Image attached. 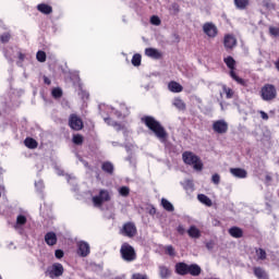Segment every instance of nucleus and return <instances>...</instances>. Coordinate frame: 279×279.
<instances>
[{"mask_svg":"<svg viewBox=\"0 0 279 279\" xmlns=\"http://www.w3.org/2000/svg\"><path fill=\"white\" fill-rule=\"evenodd\" d=\"M142 123L150 130L161 141V143H165L167 141L169 134L167 133V130H165V126L156 118L151 116H145L142 118Z\"/></svg>","mask_w":279,"mask_h":279,"instance_id":"nucleus-1","label":"nucleus"},{"mask_svg":"<svg viewBox=\"0 0 279 279\" xmlns=\"http://www.w3.org/2000/svg\"><path fill=\"white\" fill-rule=\"evenodd\" d=\"M131 279H149V277H147V275H143L141 272H135L132 275Z\"/></svg>","mask_w":279,"mask_h":279,"instance_id":"nucleus-41","label":"nucleus"},{"mask_svg":"<svg viewBox=\"0 0 279 279\" xmlns=\"http://www.w3.org/2000/svg\"><path fill=\"white\" fill-rule=\"evenodd\" d=\"M119 194L122 196V197H128L130 195V187L128 186H122L119 189Z\"/></svg>","mask_w":279,"mask_h":279,"instance_id":"nucleus-37","label":"nucleus"},{"mask_svg":"<svg viewBox=\"0 0 279 279\" xmlns=\"http://www.w3.org/2000/svg\"><path fill=\"white\" fill-rule=\"evenodd\" d=\"M206 247H207V250H213V247H215V242L214 241L207 242Z\"/></svg>","mask_w":279,"mask_h":279,"instance_id":"nucleus-49","label":"nucleus"},{"mask_svg":"<svg viewBox=\"0 0 279 279\" xmlns=\"http://www.w3.org/2000/svg\"><path fill=\"white\" fill-rule=\"evenodd\" d=\"M101 170L108 175H113L114 173V165L110 161H104L101 165Z\"/></svg>","mask_w":279,"mask_h":279,"instance_id":"nucleus-20","label":"nucleus"},{"mask_svg":"<svg viewBox=\"0 0 279 279\" xmlns=\"http://www.w3.org/2000/svg\"><path fill=\"white\" fill-rule=\"evenodd\" d=\"M259 114H260V117H262V119H263L264 121L269 120V114H267V112L260 111Z\"/></svg>","mask_w":279,"mask_h":279,"instance_id":"nucleus-47","label":"nucleus"},{"mask_svg":"<svg viewBox=\"0 0 279 279\" xmlns=\"http://www.w3.org/2000/svg\"><path fill=\"white\" fill-rule=\"evenodd\" d=\"M230 173L234 175V178H240V179L247 178V171H245V169H242V168H231Z\"/></svg>","mask_w":279,"mask_h":279,"instance_id":"nucleus-19","label":"nucleus"},{"mask_svg":"<svg viewBox=\"0 0 279 279\" xmlns=\"http://www.w3.org/2000/svg\"><path fill=\"white\" fill-rule=\"evenodd\" d=\"M94 206H104V202H110V192L108 190H100L98 196H94L93 198Z\"/></svg>","mask_w":279,"mask_h":279,"instance_id":"nucleus-10","label":"nucleus"},{"mask_svg":"<svg viewBox=\"0 0 279 279\" xmlns=\"http://www.w3.org/2000/svg\"><path fill=\"white\" fill-rule=\"evenodd\" d=\"M203 32L206 34V36H208V38H217L219 28H217V25H215L213 22H206L203 25Z\"/></svg>","mask_w":279,"mask_h":279,"instance_id":"nucleus-11","label":"nucleus"},{"mask_svg":"<svg viewBox=\"0 0 279 279\" xmlns=\"http://www.w3.org/2000/svg\"><path fill=\"white\" fill-rule=\"evenodd\" d=\"M64 274V266L60 263H54L52 266L48 267L46 271V276H49V278H60Z\"/></svg>","mask_w":279,"mask_h":279,"instance_id":"nucleus-8","label":"nucleus"},{"mask_svg":"<svg viewBox=\"0 0 279 279\" xmlns=\"http://www.w3.org/2000/svg\"><path fill=\"white\" fill-rule=\"evenodd\" d=\"M145 56H147V58H151L153 60L162 59V53L156 48H146Z\"/></svg>","mask_w":279,"mask_h":279,"instance_id":"nucleus-14","label":"nucleus"},{"mask_svg":"<svg viewBox=\"0 0 279 279\" xmlns=\"http://www.w3.org/2000/svg\"><path fill=\"white\" fill-rule=\"evenodd\" d=\"M10 38H12V36L10 35V33H4L0 36V41L5 44V43H10Z\"/></svg>","mask_w":279,"mask_h":279,"instance_id":"nucleus-40","label":"nucleus"},{"mask_svg":"<svg viewBox=\"0 0 279 279\" xmlns=\"http://www.w3.org/2000/svg\"><path fill=\"white\" fill-rule=\"evenodd\" d=\"M51 95L53 97V99H60L63 95L62 93V88L60 87H54L52 90H51Z\"/></svg>","mask_w":279,"mask_h":279,"instance_id":"nucleus-35","label":"nucleus"},{"mask_svg":"<svg viewBox=\"0 0 279 279\" xmlns=\"http://www.w3.org/2000/svg\"><path fill=\"white\" fill-rule=\"evenodd\" d=\"M36 60L38 62H47V52L39 50L36 53Z\"/></svg>","mask_w":279,"mask_h":279,"instance_id":"nucleus-34","label":"nucleus"},{"mask_svg":"<svg viewBox=\"0 0 279 279\" xmlns=\"http://www.w3.org/2000/svg\"><path fill=\"white\" fill-rule=\"evenodd\" d=\"M211 128L216 134H228L229 125L226 120L214 121Z\"/></svg>","mask_w":279,"mask_h":279,"instance_id":"nucleus-12","label":"nucleus"},{"mask_svg":"<svg viewBox=\"0 0 279 279\" xmlns=\"http://www.w3.org/2000/svg\"><path fill=\"white\" fill-rule=\"evenodd\" d=\"M168 88H169V90H171V93H182V90H184V87H182L180 85V83H178L175 81H171L168 84Z\"/></svg>","mask_w":279,"mask_h":279,"instance_id":"nucleus-25","label":"nucleus"},{"mask_svg":"<svg viewBox=\"0 0 279 279\" xmlns=\"http://www.w3.org/2000/svg\"><path fill=\"white\" fill-rule=\"evenodd\" d=\"M182 160L184 165H189V167H193L195 171H202L204 169V162H202V159L199 156L195 155L193 151H184L182 154Z\"/></svg>","mask_w":279,"mask_h":279,"instance_id":"nucleus-2","label":"nucleus"},{"mask_svg":"<svg viewBox=\"0 0 279 279\" xmlns=\"http://www.w3.org/2000/svg\"><path fill=\"white\" fill-rule=\"evenodd\" d=\"M76 254L81 258H86L90 254V244L86 241L76 242Z\"/></svg>","mask_w":279,"mask_h":279,"instance_id":"nucleus-9","label":"nucleus"},{"mask_svg":"<svg viewBox=\"0 0 279 279\" xmlns=\"http://www.w3.org/2000/svg\"><path fill=\"white\" fill-rule=\"evenodd\" d=\"M45 243H47L49 246L57 245L58 243V235L56 232L50 231L45 234Z\"/></svg>","mask_w":279,"mask_h":279,"instance_id":"nucleus-16","label":"nucleus"},{"mask_svg":"<svg viewBox=\"0 0 279 279\" xmlns=\"http://www.w3.org/2000/svg\"><path fill=\"white\" fill-rule=\"evenodd\" d=\"M165 252L166 254H168V256H175V248L173 247V245L166 246Z\"/></svg>","mask_w":279,"mask_h":279,"instance_id":"nucleus-39","label":"nucleus"},{"mask_svg":"<svg viewBox=\"0 0 279 279\" xmlns=\"http://www.w3.org/2000/svg\"><path fill=\"white\" fill-rule=\"evenodd\" d=\"M197 199L198 202H201V204H204L205 206H213V201L206 194H198Z\"/></svg>","mask_w":279,"mask_h":279,"instance_id":"nucleus-28","label":"nucleus"},{"mask_svg":"<svg viewBox=\"0 0 279 279\" xmlns=\"http://www.w3.org/2000/svg\"><path fill=\"white\" fill-rule=\"evenodd\" d=\"M16 223L17 226H25V223H27V217L24 215H19L16 218Z\"/></svg>","mask_w":279,"mask_h":279,"instance_id":"nucleus-38","label":"nucleus"},{"mask_svg":"<svg viewBox=\"0 0 279 279\" xmlns=\"http://www.w3.org/2000/svg\"><path fill=\"white\" fill-rule=\"evenodd\" d=\"M24 145L28 149H36L38 147V142L34 137H26L24 140Z\"/></svg>","mask_w":279,"mask_h":279,"instance_id":"nucleus-27","label":"nucleus"},{"mask_svg":"<svg viewBox=\"0 0 279 279\" xmlns=\"http://www.w3.org/2000/svg\"><path fill=\"white\" fill-rule=\"evenodd\" d=\"M223 45L226 49H234V46L236 45V37L231 34L225 35Z\"/></svg>","mask_w":279,"mask_h":279,"instance_id":"nucleus-15","label":"nucleus"},{"mask_svg":"<svg viewBox=\"0 0 279 279\" xmlns=\"http://www.w3.org/2000/svg\"><path fill=\"white\" fill-rule=\"evenodd\" d=\"M158 269H159V277L161 279H169V278H171L172 271L170 270L169 267H167L165 265H160L158 267Z\"/></svg>","mask_w":279,"mask_h":279,"instance_id":"nucleus-18","label":"nucleus"},{"mask_svg":"<svg viewBox=\"0 0 279 279\" xmlns=\"http://www.w3.org/2000/svg\"><path fill=\"white\" fill-rule=\"evenodd\" d=\"M253 274L256 279H269V277L267 276V271H265V269H263L262 267H254Z\"/></svg>","mask_w":279,"mask_h":279,"instance_id":"nucleus-22","label":"nucleus"},{"mask_svg":"<svg viewBox=\"0 0 279 279\" xmlns=\"http://www.w3.org/2000/svg\"><path fill=\"white\" fill-rule=\"evenodd\" d=\"M229 234L233 239H243V229H241L239 227H231L229 229Z\"/></svg>","mask_w":279,"mask_h":279,"instance_id":"nucleus-21","label":"nucleus"},{"mask_svg":"<svg viewBox=\"0 0 279 279\" xmlns=\"http://www.w3.org/2000/svg\"><path fill=\"white\" fill-rule=\"evenodd\" d=\"M255 254L257 256V260H267V251H265V248L256 247Z\"/></svg>","mask_w":279,"mask_h":279,"instance_id":"nucleus-29","label":"nucleus"},{"mask_svg":"<svg viewBox=\"0 0 279 279\" xmlns=\"http://www.w3.org/2000/svg\"><path fill=\"white\" fill-rule=\"evenodd\" d=\"M266 180H271V177L267 175V177H266Z\"/></svg>","mask_w":279,"mask_h":279,"instance_id":"nucleus-53","label":"nucleus"},{"mask_svg":"<svg viewBox=\"0 0 279 279\" xmlns=\"http://www.w3.org/2000/svg\"><path fill=\"white\" fill-rule=\"evenodd\" d=\"M202 274V267H199V265L197 264H186V270H185V276H193V277H197L201 276Z\"/></svg>","mask_w":279,"mask_h":279,"instance_id":"nucleus-13","label":"nucleus"},{"mask_svg":"<svg viewBox=\"0 0 279 279\" xmlns=\"http://www.w3.org/2000/svg\"><path fill=\"white\" fill-rule=\"evenodd\" d=\"M120 254L123 260H126V263H132L133 260H136V251H134V247L129 243H123L121 245Z\"/></svg>","mask_w":279,"mask_h":279,"instance_id":"nucleus-5","label":"nucleus"},{"mask_svg":"<svg viewBox=\"0 0 279 279\" xmlns=\"http://www.w3.org/2000/svg\"><path fill=\"white\" fill-rule=\"evenodd\" d=\"M54 256H56V258H58V259L64 258V251H62V250H56Z\"/></svg>","mask_w":279,"mask_h":279,"instance_id":"nucleus-46","label":"nucleus"},{"mask_svg":"<svg viewBox=\"0 0 279 279\" xmlns=\"http://www.w3.org/2000/svg\"><path fill=\"white\" fill-rule=\"evenodd\" d=\"M274 64H275L276 70L279 72V59H277V60L274 62Z\"/></svg>","mask_w":279,"mask_h":279,"instance_id":"nucleus-51","label":"nucleus"},{"mask_svg":"<svg viewBox=\"0 0 279 279\" xmlns=\"http://www.w3.org/2000/svg\"><path fill=\"white\" fill-rule=\"evenodd\" d=\"M236 10H247L250 8V0H233Z\"/></svg>","mask_w":279,"mask_h":279,"instance_id":"nucleus-26","label":"nucleus"},{"mask_svg":"<svg viewBox=\"0 0 279 279\" xmlns=\"http://www.w3.org/2000/svg\"><path fill=\"white\" fill-rule=\"evenodd\" d=\"M37 10L41 14H52V12H53V8L47 3H39L37 5Z\"/></svg>","mask_w":279,"mask_h":279,"instance_id":"nucleus-23","label":"nucleus"},{"mask_svg":"<svg viewBox=\"0 0 279 279\" xmlns=\"http://www.w3.org/2000/svg\"><path fill=\"white\" fill-rule=\"evenodd\" d=\"M211 182L214 184H219L221 182V177L218 173L213 174Z\"/></svg>","mask_w":279,"mask_h":279,"instance_id":"nucleus-44","label":"nucleus"},{"mask_svg":"<svg viewBox=\"0 0 279 279\" xmlns=\"http://www.w3.org/2000/svg\"><path fill=\"white\" fill-rule=\"evenodd\" d=\"M72 142L74 145H83L84 136L82 134H74L72 137Z\"/></svg>","mask_w":279,"mask_h":279,"instance_id":"nucleus-32","label":"nucleus"},{"mask_svg":"<svg viewBox=\"0 0 279 279\" xmlns=\"http://www.w3.org/2000/svg\"><path fill=\"white\" fill-rule=\"evenodd\" d=\"M187 234L190 239H199L202 236V231H199L197 227L191 226L187 230Z\"/></svg>","mask_w":279,"mask_h":279,"instance_id":"nucleus-24","label":"nucleus"},{"mask_svg":"<svg viewBox=\"0 0 279 279\" xmlns=\"http://www.w3.org/2000/svg\"><path fill=\"white\" fill-rule=\"evenodd\" d=\"M222 90L226 94L227 99H232L234 97V90L226 85L222 86Z\"/></svg>","mask_w":279,"mask_h":279,"instance_id":"nucleus-33","label":"nucleus"},{"mask_svg":"<svg viewBox=\"0 0 279 279\" xmlns=\"http://www.w3.org/2000/svg\"><path fill=\"white\" fill-rule=\"evenodd\" d=\"M269 34L270 36H279V27L270 26Z\"/></svg>","mask_w":279,"mask_h":279,"instance_id":"nucleus-42","label":"nucleus"},{"mask_svg":"<svg viewBox=\"0 0 279 279\" xmlns=\"http://www.w3.org/2000/svg\"><path fill=\"white\" fill-rule=\"evenodd\" d=\"M0 279H3V278L1 277V275H0Z\"/></svg>","mask_w":279,"mask_h":279,"instance_id":"nucleus-54","label":"nucleus"},{"mask_svg":"<svg viewBox=\"0 0 279 279\" xmlns=\"http://www.w3.org/2000/svg\"><path fill=\"white\" fill-rule=\"evenodd\" d=\"M161 206H162V208H165V210H167L168 213H173V210H174L173 204H171V202H169L167 198H162V199H161Z\"/></svg>","mask_w":279,"mask_h":279,"instance_id":"nucleus-30","label":"nucleus"},{"mask_svg":"<svg viewBox=\"0 0 279 279\" xmlns=\"http://www.w3.org/2000/svg\"><path fill=\"white\" fill-rule=\"evenodd\" d=\"M223 62L228 66V69H230V72H229L230 77H232L234 82H236V84H240V86H247V82L239 77V75H236V72H234L236 70V60H234V58L229 56L223 59Z\"/></svg>","mask_w":279,"mask_h":279,"instance_id":"nucleus-3","label":"nucleus"},{"mask_svg":"<svg viewBox=\"0 0 279 279\" xmlns=\"http://www.w3.org/2000/svg\"><path fill=\"white\" fill-rule=\"evenodd\" d=\"M44 84H47V86H51V80L47 76H44Z\"/></svg>","mask_w":279,"mask_h":279,"instance_id":"nucleus-50","label":"nucleus"},{"mask_svg":"<svg viewBox=\"0 0 279 279\" xmlns=\"http://www.w3.org/2000/svg\"><path fill=\"white\" fill-rule=\"evenodd\" d=\"M262 5L265 8V10H276V3H274L271 0H263Z\"/></svg>","mask_w":279,"mask_h":279,"instance_id":"nucleus-31","label":"nucleus"},{"mask_svg":"<svg viewBox=\"0 0 279 279\" xmlns=\"http://www.w3.org/2000/svg\"><path fill=\"white\" fill-rule=\"evenodd\" d=\"M142 60H143V57H141L140 53H135V54L132 57L131 62H132L133 66H138V65L141 64Z\"/></svg>","mask_w":279,"mask_h":279,"instance_id":"nucleus-36","label":"nucleus"},{"mask_svg":"<svg viewBox=\"0 0 279 279\" xmlns=\"http://www.w3.org/2000/svg\"><path fill=\"white\" fill-rule=\"evenodd\" d=\"M177 232H178L179 234H181V236H183V234H186V229L184 228V226L179 225V226L177 227Z\"/></svg>","mask_w":279,"mask_h":279,"instance_id":"nucleus-45","label":"nucleus"},{"mask_svg":"<svg viewBox=\"0 0 279 279\" xmlns=\"http://www.w3.org/2000/svg\"><path fill=\"white\" fill-rule=\"evenodd\" d=\"M68 125L71 128L74 132H80L84 130V120L77 113H72L69 117Z\"/></svg>","mask_w":279,"mask_h":279,"instance_id":"nucleus-6","label":"nucleus"},{"mask_svg":"<svg viewBox=\"0 0 279 279\" xmlns=\"http://www.w3.org/2000/svg\"><path fill=\"white\" fill-rule=\"evenodd\" d=\"M150 23H151V25H160V23H161L160 17H158L157 15H153L150 17Z\"/></svg>","mask_w":279,"mask_h":279,"instance_id":"nucleus-43","label":"nucleus"},{"mask_svg":"<svg viewBox=\"0 0 279 279\" xmlns=\"http://www.w3.org/2000/svg\"><path fill=\"white\" fill-rule=\"evenodd\" d=\"M186 263L179 262L174 265V271L178 276H186Z\"/></svg>","mask_w":279,"mask_h":279,"instance_id":"nucleus-17","label":"nucleus"},{"mask_svg":"<svg viewBox=\"0 0 279 279\" xmlns=\"http://www.w3.org/2000/svg\"><path fill=\"white\" fill-rule=\"evenodd\" d=\"M17 58H19L20 62H25V53L19 52Z\"/></svg>","mask_w":279,"mask_h":279,"instance_id":"nucleus-48","label":"nucleus"},{"mask_svg":"<svg viewBox=\"0 0 279 279\" xmlns=\"http://www.w3.org/2000/svg\"><path fill=\"white\" fill-rule=\"evenodd\" d=\"M260 97L263 101H274L278 97V90L272 84H265L260 89Z\"/></svg>","mask_w":279,"mask_h":279,"instance_id":"nucleus-4","label":"nucleus"},{"mask_svg":"<svg viewBox=\"0 0 279 279\" xmlns=\"http://www.w3.org/2000/svg\"><path fill=\"white\" fill-rule=\"evenodd\" d=\"M184 106V102L182 100H178V106Z\"/></svg>","mask_w":279,"mask_h":279,"instance_id":"nucleus-52","label":"nucleus"},{"mask_svg":"<svg viewBox=\"0 0 279 279\" xmlns=\"http://www.w3.org/2000/svg\"><path fill=\"white\" fill-rule=\"evenodd\" d=\"M137 232L136 225L132 221L125 222L120 229V234H122V236H128L129 239H134V235L137 234Z\"/></svg>","mask_w":279,"mask_h":279,"instance_id":"nucleus-7","label":"nucleus"}]
</instances>
